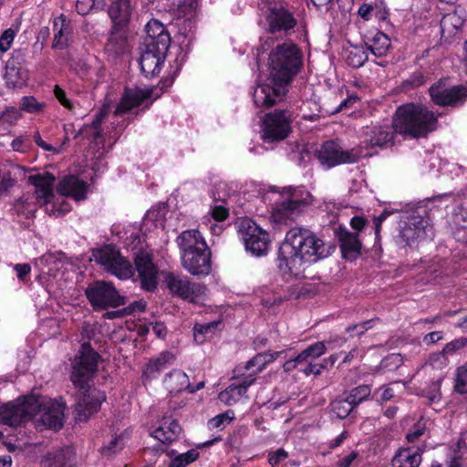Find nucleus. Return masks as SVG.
<instances>
[{"instance_id":"f257e3e1","label":"nucleus","mask_w":467,"mask_h":467,"mask_svg":"<svg viewBox=\"0 0 467 467\" xmlns=\"http://www.w3.org/2000/svg\"><path fill=\"white\" fill-rule=\"evenodd\" d=\"M269 76L265 83L258 85L253 94L257 108H272L284 101L291 84L304 65L301 48L293 42L276 45L268 58Z\"/></svg>"},{"instance_id":"f03ea898","label":"nucleus","mask_w":467,"mask_h":467,"mask_svg":"<svg viewBox=\"0 0 467 467\" xmlns=\"http://www.w3.org/2000/svg\"><path fill=\"white\" fill-rule=\"evenodd\" d=\"M330 254V246L312 231L303 227L291 228L281 243L276 265L286 281L300 279L307 265Z\"/></svg>"},{"instance_id":"7ed1b4c3","label":"nucleus","mask_w":467,"mask_h":467,"mask_svg":"<svg viewBox=\"0 0 467 467\" xmlns=\"http://www.w3.org/2000/svg\"><path fill=\"white\" fill-rule=\"evenodd\" d=\"M100 359L101 356L91 344L84 342L80 345L72 362L69 378L77 389L75 411L76 418L79 421L87 420L91 415L97 413L107 399L105 391L92 388Z\"/></svg>"},{"instance_id":"20e7f679","label":"nucleus","mask_w":467,"mask_h":467,"mask_svg":"<svg viewBox=\"0 0 467 467\" xmlns=\"http://www.w3.org/2000/svg\"><path fill=\"white\" fill-rule=\"evenodd\" d=\"M182 266L192 275L207 276L212 272V251L198 230L182 231L176 238Z\"/></svg>"},{"instance_id":"39448f33","label":"nucleus","mask_w":467,"mask_h":467,"mask_svg":"<svg viewBox=\"0 0 467 467\" xmlns=\"http://www.w3.org/2000/svg\"><path fill=\"white\" fill-rule=\"evenodd\" d=\"M392 120L396 132L404 139L424 138L438 127V117L435 113L416 103L399 106Z\"/></svg>"},{"instance_id":"423d86ee","label":"nucleus","mask_w":467,"mask_h":467,"mask_svg":"<svg viewBox=\"0 0 467 467\" xmlns=\"http://www.w3.org/2000/svg\"><path fill=\"white\" fill-rule=\"evenodd\" d=\"M258 5L265 9L267 32L292 35L298 25L296 9L286 0H259Z\"/></svg>"},{"instance_id":"0eeeda50","label":"nucleus","mask_w":467,"mask_h":467,"mask_svg":"<svg viewBox=\"0 0 467 467\" xmlns=\"http://www.w3.org/2000/svg\"><path fill=\"white\" fill-rule=\"evenodd\" d=\"M283 201L276 202L272 211V218L277 223L287 224L304 213L313 202V196L305 186L285 187Z\"/></svg>"},{"instance_id":"6e6552de","label":"nucleus","mask_w":467,"mask_h":467,"mask_svg":"<svg viewBox=\"0 0 467 467\" xmlns=\"http://www.w3.org/2000/svg\"><path fill=\"white\" fill-rule=\"evenodd\" d=\"M133 6L131 0H109L108 8L112 27L109 37V45L121 50L127 41V27L130 21Z\"/></svg>"},{"instance_id":"1a4fd4ad","label":"nucleus","mask_w":467,"mask_h":467,"mask_svg":"<svg viewBox=\"0 0 467 467\" xmlns=\"http://www.w3.org/2000/svg\"><path fill=\"white\" fill-rule=\"evenodd\" d=\"M234 227L244 241L245 249L255 256L267 254L270 247V237L267 231L259 226L249 217H240L234 222Z\"/></svg>"},{"instance_id":"9d476101","label":"nucleus","mask_w":467,"mask_h":467,"mask_svg":"<svg viewBox=\"0 0 467 467\" xmlns=\"http://www.w3.org/2000/svg\"><path fill=\"white\" fill-rule=\"evenodd\" d=\"M85 296L94 311L117 308L126 304L125 296L119 294L114 284L104 280L89 283Z\"/></svg>"},{"instance_id":"9b49d317","label":"nucleus","mask_w":467,"mask_h":467,"mask_svg":"<svg viewBox=\"0 0 467 467\" xmlns=\"http://www.w3.org/2000/svg\"><path fill=\"white\" fill-rule=\"evenodd\" d=\"M315 156L320 165L326 169H332L343 164L357 163L362 157L361 147L344 150L336 140H326L316 150Z\"/></svg>"},{"instance_id":"f8f14e48","label":"nucleus","mask_w":467,"mask_h":467,"mask_svg":"<svg viewBox=\"0 0 467 467\" xmlns=\"http://www.w3.org/2000/svg\"><path fill=\"white\" fill-rule=\"evenodd\" d=\"M293 112L288 109H275L262 119V139L265 142H278L292 132Z\"/></svg>"},{"instance_id":"ddd939ff","label":"nucleus","mask_w":467,"mask_h":467,"mask_svg":"<svg viewBox=\"0 0 467 467\" xmlns=\"http://www.w3.org/2000/svg\"><path fill=\"white\" fill-rule=\"evenodd\" d=\"M42 405L35 397L24 398L22 401L7 402L0 406V422L16 427L31 420L41 411Z\"/></svg>"},{"instance_id":"4468645a","label":"nucleus","mask_w":467,"mask_h":467,"mask_svg":"<svg viewBox=\"0 0 467 467\" xmlns=\"http://www.w3.org/2000/svg\"><path fill=\"white\" fill-rule=\"evenodd\" d=\"M429 95L435 105L456 109L463 106L467 101V87L449 86L446 78H441L430 87Z\"/></svg>"},{"instance_id":"2eb2a0df","label":"nucleus","mask_w":467,"mask_h":467,"mask_svg":"<svg viewBox=\"0 0 467 467\" xmlns=\"http://www.w3.org/2000/svg\"><path fill=\"white\" fill-rule=\"evenodd\" d=\"M164 282L170 294L191 303L196 302L206 290L203 285L193 283L188 276L172 272L166 274Z\"/></svg>"},{"instance_id":"dca6fc26","label":"nucleus","mask_w":467,"mask_h":467,"mask_svg":"<svg viewBox=\"0 0 467 467\" xmlns=\"http://www.w3.org/2000/svg\"><path fill=\"white\" fill-rule=\"evenodd\" d=\"M134 265L140 282V287L152 292L158 285V268L153 263L152 254L142 249L135 254Z\"/></svg>"},{"instance_id":"f3484780","label":"nucleus","mask_w":467,"mask_h":467,"mask_svg":"<svg viewBox=\"0 0 467 467\" xmlns=\"http://www.w3.org/2000/svg\"><path fill=\"white\" fill-rule=\"evenodd\" d=\"M170 47L161 49V47H148L140 44V57L139 60L141 73L146 78H153L160 74Z\"/></svg>"},{"instance_id":"a211bd4d","label":"nucleus","mask_w":467,"mask_h":467,"mask_svg":"<svg viewBox=\"0 0 467 467\" xmlns=\"http://www.w3.org/2000/svg\"><path fill=\"white\" fill-rule=\"evenodd\" d=\"M398 133L396 132L393 122L391 125H376L368 128L364 132V138L362 140V148L367 150L374 149H387L391 147L395 143V138Z\"/></svg>"},{"instance_id":"6ab92c4d","label":"nucleus","mask_w":467,"mask_h":467,"mask_svg":"<svg viewBox=\"0 0 467 467\" xmlns=\"http://www.w3.org/2000/svg\"><path fill=\"white\" fill-rule=\"evenodd\" d=\"M152 95V88H125L120 100L114 110V115L119 116L130 112L132 109L141 106L144 101L150 99Z\"/></svg>"},{"instance_id":"aec40b11","label":"nucleus","mask_w":467,"mask_h":467,"mask_svg":"<svg viewBox=\"0 0 467 467\" xmlns=\"http://www.w3.org/2000/svg\"><path fill=\"white\" fill-rule=\"evenodd\" d=\"M337 237L342 257L345 260L352 262L361 254L362 242L358 233H352L340 226L337 232Z\"/></svg>"},{"instance_id":"412c9836","label":"nucleus","mask_w":467,"mask_h":467,"mask_svg":"<svg viewBox=\"0 0 467 467\" xmlns=\"http://www.w3.org/2000/svg\"><path fill=\"white\" fill-rule=\"evenodd\" d=\"M426 450V441L419 446L401 447L395 452L391 465L393 467H420Z\"/></svg>"},{"instance_id":"4be33fe9","label":"nucleus","mask_w":467,"mask_h":467,"mask_svg":"<svg viewBox=\"0 0 467 467\" xmlns=\"http://www.w3.org/2000/svg\"><path fill=\"white\" fill-rule=\"evenodd\" d=\"M234 375L237 378V382L230 384L219 394V399L228 406L237 403L245 395L248 388L256 380L254 375L241 376L238 373H234Z\"/></svg>"},{"instance_id":"5701e85b","label":"nucleus","mask_w":467,"mask_h":467,"mask_svg":"<svg viewBox=\"0 0 467 467\" xmlns=\"http://www.w3.org/2000/svg\"><path fill=\"white\" fill-rule=\"evenodd\" d=\"M427 220L420 215H411L401 222L400 237L408 245H411L415 241L421 240L427 236L426 228Z\"/></svg>"},{"instance_id":"b1692460","label":"nucleus","mask_w":467,"mask_h":467,"mask_svg":"<svg viewBox=\"0 0 467 467\" xmlns=\"http://www.w3.org/2000/svg\"><path fill=\"white\" fill-rule=\"evenodd\" d=\"M175 359V355L168 350L162 351L156 358H150L142 368L141 379L143 384L157 379L161 371L172 365Z\"/></svg>"},{"instance_id":"393cba45","label":"nucleus","mask_w":467,"mask_h":467,"mask_svg":"<svg viewBox=\"0 0 467 467\" xmlns=\"http://www.w3.org/2000/svg\"><path fill=\"white\" fill-rule=\"evenodd\" d=\"M146 36L141 44L157 46L161 49L171 47V36L165 26L157 19H150L145 26Z\"/></svg>"},{"instance_id":"a878e982","label":"nucleus","mask_w":467,"mask_h":467,"mask_svg":"<svg viewBox=\"0 0 467 467\" xmlns=\"http://www.w3.org/2000/svg\"><path fill=\"white\" fill-rule=\"evenodd\" d=\"M284 351H265L262 353L256 354L253 358L248 360L244 367L238 366L234 372L238 373V375L244 376V371L249 372L247 375H254L256 378V374L261 372L266 365L275 361L278 357H280Z\"/></svg>"},{"instance_id":"bb28decb","label":"nucleus","mask_w":467,"mask_h":467,"mask_svg":"<svg viewBox=\"0 0 467 467\" xmlns=\"http://www.w3.org/2000/svg\"><path fill=\"white\" fill-rule=\"evenodd\" d=\"M55 176L48 171L37 173L28 177V182L36 188V199L43 200L45 203L49 202L54 197L53 187Z\"/></svg>"},{"instance_id":"cd10ccee","label":"nucleus","mask_w":467,"mask_h":467,"mask_svg":"<svg viewBox=\"0 0 467 467\" xmlns=\"http://www.w3.org/2000/svg\"><path fill=\"white\" fill-rule=\"evenodd\" d=\"M87 190V183L74 175H67L64 177L57 185V192L59 194L71 197L76 201L86 199Z\"/></svg>"},{"instance_id":"c85d7f7f","label":"nucleus","mask_w":467,"mask_h":467,"mask_svg":"<svg viewBox=\"0 0 467 467\" xmlns=\"http://www.w3.org/2000/svg\"><path fill=\"white\" fill-rule=\"evenodd\" d=\"M181 431L182 427L178 420L171 416L164 415L160 420V426L151 432V436L162 443H171L178 439Z\"/></svg>"},{"instance_id":"c756f323","label":"nucleus","mask_w":467,"mask_h":467,"mask_svg":"<svg viewBox=\"0 0 467 467\" xmlns=\"http://www.w3.org/2000/svg\"><path fill=\"white\" fill-rule=\"evenodd\" d=\"M75 460L74 449L66 446L47 452L42 461V467H72Z\"/></svg>"},{"instance_id":"7c9ffc66","label":"nucleus","mask_w":467,"mask_h":467,"mask_svg":"<svg viewBox=\"0 0 467 467\" xmlns=\"http://www.w3.org/2000/svg\"><path fill=\"white\" fill-rule=\"evenodd\" d=\"M54 39L52 48L65 49L68 46V36L72 32L71 21L61 14L53 21Z\"/></svg>"},{"instance_id":"2f4dec72","label":"nucleus","mask_w":467,"mask_h":467,"mask_svg":"<svg viewBox=\"0 0 467 467\" xmlns=\"http://www.w3.org/2000/svg\"><path fill=\"white\" fill-rule=\"evenodd\" d=\"M42 423L48 429L58 431L64 424V407L57 401H51L43 409Z\"/></svg>"},{"instance_id":"473e14b6","label":"nucleus","mask_w":467,"mask_h":467,"mask_svg":"<svg viewBox=\"0 0 467 467\" xmlns=\"http://www.w3.org/2000/svg\"><path fill=\"white\" fill-rule=\"evenodd\" d=\"M163 385L170 393H180L191 388L188 375L182 369H172L163 379Z\"/></svg>"},{"instance_id":"72a5a7b5","label":"nucleus","mask_w":467,"mask_h":467,"mask_svg":"<svg viewBox=\"0 0 467 467\" xmlns=\"http://www.w3.org/2000/svg\"><path fill=\"white\" fill-rule=\"evenodd\" d=\"M365 45L376 57H383L389 53L391 41L388 35L382 31H377L371 37L367 38Z\"/></svg>"},{"instance_id":"f704fd0d","label":"nucleus","mask_w":467,"mask_h":467,"mask_svg":"<svg viewBox=\"0 0 467 467\" xmlns=\"http://www.w3.org/2000/svg\"><path fill=\"white\" fill-rule=\"evenodd\" d=\"M5 80L8 88H22L26 80L27 74L21 67L14 64V61H8L5 67Z\"/></svg>"},{"instance_id":"c9c22d12","label":"nucleus","mask_w":467,"mask_h":467,"mask_svg":"<svg viewBox=\"0 0 467 467\" xmlns=\"http://www.w3.org/2000/svg\"><path fill=\"white\" fill-rule=\"evenodd\" d=\"M114 245L105 244L99 248L93 250L92 255L97 264L100 265L107 271L119 254Z\"/></svg>"},{"instance_id":"e433bc0d","label":"nucleus","mask_w":467,"mask_h":467,"mask_svg":"<svg viewBox=\"0 0 467 467\" xmlns=\"http://www.w3.org/2000/svg\"><path fill=\"white\" fill-rule=\"evenodd\" d=\"M107 272L119 279L127 280L133 275V267L130 261L119 254Z\"/></svg>"},{"instance_id":"4c0bfd02","label":"nucleus","mask_w":467,"mask_h":467,"mask_svg":"<svg viewBox=\"0 0 467 467\" xmlns=\"http://www.w3.org/2000/svg\"><path fill=\"white\" fill-rule=\"evenodd\" d=\"M125 447L124 435L122 433L112 435L110 441L99 449L100 454L105 458H111Z\"/></svg>"},{"instance_id":"58836bf2","label":"nucleus","mask_w":467,"mask_h":467,"mask_svg":"<svg viewBox=\"0 0 467 467\" xmlns=\"http://www.w3.org/2000/svg\"><path fill=\"white\" fill-rule=\"evenodd\" d=\"M371 395V386L368 384H361L351 389L346 398L357 408L360 403L369 399Z\"/></svg>"},{"instance_id":"ea45409f","label":"nucleus","mask_w":467,"mask_h":467,"mask_svg":"<svg viewBox=\"0 0 467 467\" xmlns=\"http://www.w3.org/2000/svg\"><path fill=\"white\" fill-rule=\"evenodd\" d=\"M330 411L337 419L344 420L355 409L346 397H339L330 403Z\"/></svg>"},{"instance_id":"a19ab883","label":"nucleus","mask_w":467,"mask_h":467,"mask_svg":"<svg viewBox=\"0 0 467 467\" xmlns=\"http://www.w3.org/2000/svg\"><path fill=\"white\" fill-rule=\"evenodd\" d=\"M22 118L20 111L15 107H7L0 113V128L8 131Z\"/></svg>"},{"instance_id":"79ce46f5","label":"nucleus","mask_w":467,"mask_h":467,"mask_svg":"<svg viewBox=\"0 0 467 467\" xmlns=\"http://www.w3.org/2000/svg\"><path fill=\"white\" fill-rule=\"evenodd\" d=\"M453 238L461 243L467 244V219L455 215L451 224Z\"/></svg>"},{"instance_id":"37998d69","label":"nucleus","mask_w":467,"mask_h":467,"mask_svg":"<svg viewBox=\"0 0 467 467\" xmlns=\"http://www.w3.org/2000/svg\"><path fill=\"white\" fill-rule=\"evenodd\" d=\"M327 351V345L325 341H317L304 350H302L298 355L299 358H302L304 362H308L310 360H316Z\"/></svg>"},{"instance_id":"c03bdc74","label":"nucleus","mask_w":467,"mask_h":467,"mask_svg":"<svg viewBox=\"0 0 467 467\" xmlns=\"http://www.w3.org/2000/svg\"><path fill=\"white\" fill-rule=\"evenodd\" d=\"M368 59V49L362 47H353L347 56V63L354 68L362 67Z\"/></svg>"},{"instance_id":"a18cd8bd","label":"nucleus","mask_w":467,"mask_h":467,"mask_svg":"<svg viewBox=\"0 0 467 467\" xmlns=\"http://www.w3.org/2000/svg\"><path fill=\"white\" fill-rule=\"evenodd\" d=\"M46 104L38 102L34 96H25L21 99L19 111H25L30 114H37L44 110Z\"/></svg>"},{"instance_id":"49530a36","label":"nucleus","mask_w":467,"mask_h":467,"mask_svg":"<svg viewBox=\"0 0 467 467\" xmlns=\"http://www.w3.org/2000/svg\"><path fill=\"white\" fill-rule=\"evenodd\" d=\"M200 454L197 450L191 449L184 453H181L174 457L168 467H186L199 458Z\"/></svg>"},{"instance_id":"de8ad7c7","label":"nucleus","mask_w":467,"mask_h":467,"mask_svg":"<svg viewBox=\"0 0 467 467\" xmlns=\"http://www.w3.org/2000/svg\"><path fill=\"white\" fill-rule=\"evenodd\" d=\"M453 389L460 395L467 394V365L460 366L455 371Z\"/></svg>"},{"instance_id":"09e8293b","label":"nucleus","mask_w":467,"mask_h":467,"mask_svg":"<svg viewBox=\"0 0 467 467\" xmlns=\"http://www.w3.org/2000/svg\"><path fill=\"white\" fill-rule=\"evenodd\" d=\"M103 5V0H77L76 10L78 15L87 16L93 9H100Z\"/></svg>"},{"instance_id":"8fccbe9b","label":"nucleus","mask_w":467,"mask_h":467,"mask_svg":"<svg viewBox=\"0 0 467 467\" xmlns=\"http://www.w3.org/2000/svg\"><path fill=\"white\" fill-rule=\"evenodd\" d=\"M234 411L227 410L224 413H221L208 421V427L210 430L223 429L224 426L234 419Z\"/></svg>"},{"instance_id":"3c124183","label":"nucleus","mask_w":467,"mask_h":467,"mask_svg":"<svg viewBox=\"0 0 467 467\" xmlns=\"http://www.w3.org/2000/svg\"><path fill=\"white\" fill-rule=\"evenodd\" d=\"M425 82L426 78L424 74L421 71L417 70L411 73L408 78L403 80L401 86L403 88H416L424 85Z\"/></svg>"},{"instance_id":"603ef678","label":"nucleus","mask_w":467,"mask_h":467,"mask_svg":"<svg viewBox=\"0 0 467 467\" xmlns=\"http://www.w3.org/2000/svg\"><path fill=\"white\" fill-rule=\"evenodd\" d=\"M359 453L358 451H351L349 453L339 458L334 467H358L359 465Z\"/></svg>"},{"instance_id":"864d4df0","label":"nucleus","mask_w":467,"mask_h":467,"mask_svg":"<svg viewBox=\"0 0 467 467\" xmlns=\"http://www.w3.org/2000/svg\"><path fill=\"white\" fill-rule=\"evenodd\" d=\"M425 431L426 425L421 420H420L410 429L405 439L409 443H414L424 434Z\"/></svg>"},{"instance_id":"5fc2aeb1","label":"nucleus","mask_w":467,"mask_h":467,"mask_svg":"<svg viewBox=\"0 0 467 467\" xmlns=\"http://www.w3.org/2000/svg\"><path fill=\"white\" fill-rule=\"evenodd\" d=\"M441 379L432 381L429 387V389L426 391V394L423 395V397H425L428 400L429 405L439 402L441 400Z\"/></svg>"},{"instance_id":"6e6d98bb","label":"nucleus","mask_w":467,"mask_h":467,"mask_svg":"<svg viewBox=\"0 0 467 467\" xmlns=\"http://www.w3.org/2000/svg\"><path fill=\"white\" fill-rule=\"evenodd\" d=\"M374 319L366 320L364 322L354 324L348 326L346 328V332L349 334V337H353L354 336L361 337L364 335L368 329H370L373 326Z\"/></svg>"},{"instance_id":"4d7b16f0","label":"nucleus","mask_w":467,"mask_h":467,"mask_svg":"<svg viewBox=\"0 0 467 467\" xmlns=\"http://www.w3.org/2000/svg\"><path fill=\"white\" fill-rule=\"evenodd\" d=\"M467 345V337H459L451 340L447 343L443 349L442 353L444 355H453L460 349L463 348Z\"/></svg>"},{"instance_id":"13d9d810","label":"nucleus","mask_w":467,"mask_h":467,"mask_svg":"<svg viewBox=\"0 0 467 467\" xmlns=\"http://www.w3.org/2000/svg\"><path fill=\"white\" fill-rule=\"evenodd\" d=\"M16 37V31L12 28L5 29L0 36V52L5 53L10 49L14 39Z\"/></svg>"},{"instance_id":"bf43d9fd","label":"nucleus","mask_w":467,"mask_h":467,"mask_svg":"<svg viewBox=\"0 0 467 467\" xmlns=\"http://www.w3.org/2000/svg\"><path fill=\"white\" fill-rule=\"evenodd\" d=\"M53 93L55 98L65 109L68 110L75 109L73 102L67 99L66 91L59 85H55Z\"/></svg>"},{"instance_id":"052dcab7","label":"nucleus","mask_w":467,"mask_h":467,"mask_svg":"<svg viewBox=\"0 0 467 467\" xmlns=\"http://www.w3.org/2000/svg\"><path fill=\"white\" fill-rule=\"evenodd\" d=\"M105 118V113L103 111H99L93 118L92 121L89 124H86L80 129L76 137L80 136L84 133H87L89 130H98L101 129V123Z\"/></svg>"},{"instance_id":"680f3d73","label":"nucleus","mask_w":467,"mask_h":467,"mask_svg":"<svg viewBox=\"0 0 467 467\" xmlns=\"http://www.w3.org/2000/svg\"><path fill=\"white\" fill-rule=\"evenodd\" d=\"M298 371L304 373L306 376L309 375H320L323 371L322 365L315 360L304 362V366L298 368Z\"/></svg>"},{"instance_id":"e2e57ef3","label":"nucleus","mask_w":467,"mask_h":467,"mask_svg":"<svg viewBox=\"0 0 467 467\" xmlns=\"http://www.w3.org/2000/svg\"><path fill=\"white\" fill-rule=\"evenodd\" d=\"M287 457L288 452L285 449L279 448L276 451H270L268 453V462L272 467H277Z\"/></svg>"},{"instance_id":"0e129e2a","label":"nucleus","mask_w":467,"mask_h":467,"mask_svg":"<svg viewBox=\"0 0 467 467\" xmlns=\"http://www.w3.org/2000/svg\"><path fill=\"white\" fill-rule=\"evenodd\" d=\"M147 308V303L144 299L135 300L129 306L123 307L124 314L127 316L134 315L135 313H142Z\"/></svg>"},{"instance_id":"69168bd1","label":"nucleus","mask_w":467,"mask_h":467,"mask_svg":"<svg viewBox=\"0 0 467 467\" xmlns=\"http://www.w3.org/2000/svg\"><path fill=\"white\" fill-rule=\"evenodd\" d=\"M211 216L216 222H223L229 216V209L223 204L211 207Z\"/></svg>"},{"instance_id":"338daca9","label":"nucleus","mask_w":467,"mask_h":467,"mask_svg":"<svg viewBox=\"0 0 467 467\" xmlns=\"http://www.w3.org/2000/svg\"><path fill=\"white\" fill-rule=\"evenodd\" d=\"M11 147L15 151L26 152L30 148V140L27 136H19L13 140Z\"/></svg>"},{"instance_id":"774afa93","label":"nucleus","mask_w":467,"mask_h":467,"mask_svg":"<svg viewBox=\"0 0 467 467\" xmlns=\"http://www.w3.org/2000/svg\"><path fill=\"white\" fill-rule=\"evenodd\" d=\"M16 182V181L11 177L9 172L0 177V196L7 195Z\"/></svg>"}]
</instances>
